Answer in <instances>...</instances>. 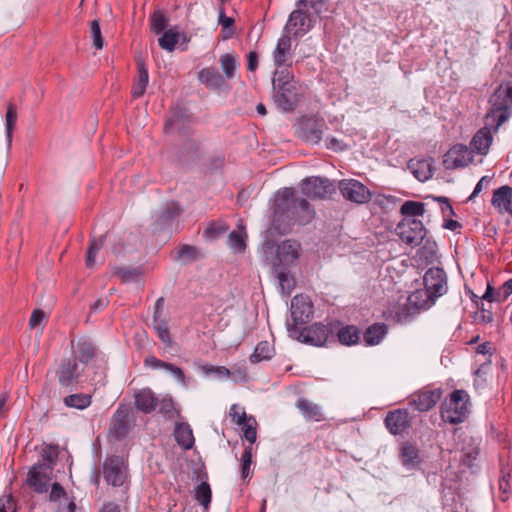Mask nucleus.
Listing matches in <instances>:
<instances>
[{
  "instance_id": "obj_8",
  "label": "nucleus",
  "mask_w": 512,
  "mask_h": 512,
  "mask_svg": "<svg viewBox=\"0 0 512 512\" xmlns=\"http://www.w3.org/2000/svg\"><path fill=\"white\" fill-rule=\"evenodd\" d=\"M326 130V122L315 116L303 117L298 123L299 137L310 144H318Z\"/></svg>"
},
{
  "instance_id": "obj_48",
  "label": "nucleus",
  "mask_w": 512,
  "mask_h": 512,
  "mask_svg": "<svg viewBox=\"0 0 512 512\" xmlns=\"http://www.w3.org/2000/svg\"><path fill=\"white\" fill-rule=\"evenodd\" d=\"M16 119H17L16 107L14 106V104L10 103L7 107V112H6V136H7L9 144L12 141V131H13Z\"/></svg>"
},
{
  "instance_id": "obj_50",
  "label": "nucleus",
  "mask_w": 512,
  "mask_h": 512,
  "mask_svg": "<svg viewBox=\"0 0 512 512\" xmlns=\"http://www.w3.org/2000/svg\"><path fill=\"white\" fill-rule=\"evenodd\" d=\"M252 463V446H248L244 449L241 456V476L246 479L250 475V467Z\"/></svg>"
},
{
  "instance_id": "obj_31",
  "label": "nucleus",
  "mask_w": 512,
  "mask_h": 512,
  "mask_svg": "<svg viewBox=\"0 0 512 512\" xmlns=\"http://www.w3.org/2000/svg\"><path fill=\"white\" fill-rule=\"evenodd\" d=\"M296 406L306 419L314 421H321L323 419L320 406L307 399H298Z\"/></svg>"
},
{
  "instance_id": "obj_62",
  "label": "nucleus",
  "mask_w": 512,
  "mask_h": 512,
  "mask_svg": "<svg viewBox=\"0 0 512 512\" xmlns=\"http://www.w3.org/2000/svg\"><path fill=\"white\" fill-rule=\"evenodd\" d=\"M42 458L44 461L43 464L50 465L52 470L56 458V452L51 447L44 448L42 452Z\"/></svg>"
},
{
  "instance_id": "obj_9",
  "label": "nucleus",
  "mask_w": 512,
  "mask_h": 512,
  "mask_svg": "<svg viewBox=\"0 0 512 512\" xmlns=\"http://www.w3.org/2000/svg\"><path fill=\"white\" fill-rule=\"evenodd\" d=\"M304 9V7L296 6V9L289 15L283 34L298 38L311 30L314 25L313 19Z\"/></svg>"
},
{
  "instance_id": "obj_4",
  "label": "nucleus",
  "mask_w": 512,
  "mask_h": 512,
  "mask_svg": "<svg viewBox=\"0 0 512 512\" xmlns=\"http://www.w3.org/2000/svg\"><path fill=\"white\" fill-rule=\"evenodd\" d=\"M301 246L295 240H284L276 245L273 241H265L263 253L272 266L290 267L300 256Z\"/></svg>"
},
{
  "instance_id": "obj_60",
  "label": "nucleus",
  "mask_w": 512,
  "mask_h": 512,
  "mask_svg": "<svg viewBox=\"0 0 512 512\" xmlns=\"http://www.w3.org/2000/svg\"><path fill=\"white\" fill-rule=\"evenodd\" d=\"M61 498H65L66 499V492H65V490L63 489V487L60 484L53 483L51 485V491H50V494H49V499L51 501H58Z\"/></svg>"
},
{
  "instance_id": "obj_40",
  "label": "nucleus",
  "mask_w": 512,
  "mask_h": 512,
  "mask_svg": "<svg viewBox=\"0 0 512 512\" xmlns=\"http://www.w3.org/2000/svg\"><path fill=\"white\" fill-rule=\"evenodd\" d=\"M402 215L406 217L422 216L425 213V205L422 202L417 201H406L400 208Z\"/></svg>"
},
{
  "instance_id": "obj_16",
  "label": "nucleus",
  "mask_w": 512,
  "mask_h": 512,
  "mask_svg": "<svg viewBox=\"0 0 512 512\" xmlns=\"http://www.w3.org/2000/svg\"><path fill=\"white\" fill-rule=\"evenodd\" d=\"M387 430L393 435H401L411 427V419L406 409L389 411L384 419Z\"/></svg>"
},
{
  "instance_id": "obj_57",
  "label": "nucleus",
  "mask_w": 512,
  "mask_h": 512,
  "mask_svg": "<svg viewBox=\"0 0 512 512\" xmlns=\"http://www.w3.org/2000/svg\"><path fill=\"white\" fill-rule=\"evenodd\" d=\"M202 369L205 373H213L220 379L229 378L235 374L234 372H231L228 368H226L224 366H208L207 365V366H203Z\"/></svg>"
},
{
  "instance_id": "obj_25",
  "label": "nucleus",
  "mask_w": 512,
  "mask_h": 512,
  "mask_svg": "<svg viewBox=\"0 0 512 512\" xmlns=\"http://www.w3.org/2000/svg\"><path fill=\"white\" fill-rule=\"evenodd\" d=\"M136 408L144 413L152 412L158 405V399L149 388H144L135 393Z\"/></svg>"
},
{
  "instance_id": "obj_14",
  "label": "nucleus",
  "mask_w": 512,
  "mask_h": 512,
  "mask_svg": "<svg viewBox=\"0 0 512 512\" xmlns=\"http://www.w3.org/2000/svg\"><path fill=\"white\" fill-rule=\"evenodd\" d=\"M51 466L35 464L27 475V484L37 493H46L51 482Z\"/></svg>"
},
{
  "instance_id": "obj_55",
  "label": "nucleus",
  "mask_w": 512,
  "mask_h": 512,
  "mask_svg": "<svg viewBox=\"0 0 512 512\" xmlns=\"http://www.w3.org/2000/svg\"><path fill=\"white\" fill-rule=\"evenodd\" d=\"M229 415L233 422L237 425H243V423H246L249 419L244 409L241 408L238 404H233L231 406Z\"/></svg>"
},
{
  "instance_id": "obj_54",
  "label": "nucleus",
  "mask_w": 512,
  "mask_h": 512,
  "mask_svg": "<svg viewBox=\"0 0 512 512\" xmlns=\"http://www.w3.org/2000/svg\"><path fill=\"white\" fill-rule=\"evenodd\" d=\"M90 33L93 40V45L96 49H102L104 40L102 38L100 24L98 20H93L90 23Z\"/></svg>"
},
{
  "instance_id": "obj_47",
  "label": "nucleus",
  "mask_w": 512,
  "mask_h": 512,
  "mask_svg": "<svg viewBox=\"0 0 512 512\" xmlns=\"http://www.w3.org/2000/svg\"><path fill=\"white\" fill-rule=\"evenodd\" d=\"M211 488L207 482H202L196 488V499L204 507H208L211 502Z\"/></svg>"
},
{
  "instance_id": "obj_17",
  "label": "nucleus",
  "mask_w": 512,
  "mask_h": 512,
  "mask_svg": "<svg viewBox=\"0 0 512 512\" xmlns=\"http://www.w3.org/2000/svg\"><path fill=\"white\" fill-rule=\"evenodd\" d=\"M441 396L442 391L440 389L422 390L410 396L409 406L420 412H426L438 403Z\"/></svg>"
},
{
  "instance_id": "obj_20",
  "label": "nucleus",
  "mask_w": 512,
  "mask_h": 512,
  "mask_svg": "<svg viewBox=\"0 0 512 512\" xmlns=\"http://www.w3.org/2000/svg\"><path fill=\"white\" fill-rule=\"evenodd\" d=\"M472 160L471 153L463 144L454 145L445 155L446 168H459L468 165Z\"/></svg>"
},
{
  "instance_id": "obj_12",
  "label": "nucleus",
  "mask_w": 512,
  "mask_h": 512,
  "mask_svg": "<svg viewBox=\"0 0 512 512\" xmlns=\"http://www.w3.org/2000/svg\"><path fill=\"white\" fill-rule=\"evenodd\" d=\"M300 186L302 193L311 199H323L334 192V186L328 179L317 176L303 179Z\"/></svg>"
},
{
  "instance_id": "obj_46",
  "label": "nucleus",
  "mask_w": 512,
  "mask_h": 512,
  "mask_svg": "<svg viewBox=\"0 0 512 512\" xmlns=\"http://www.w3.org/2000/svg\"><path fill=\"white\" fill-rule=\"evenodd\" d=\"M168 23L167 17L161 11H155L150 18L151 30L155 34L162 32Z\"/></svg>"
},
{
  "instance_id": "obj_49",
  "label": "nucleus",
  "mask_w": 512,
  "mask_h": 512,
  "mask_svg": "<svg viewBox=\"0 0 512 512\" xmlns=\"http://www.w3.org/2000/svg\"><path fill=\"white\" fill-rule=\"evenodd\" d=\"M256 425H257V423L253 416H249V419L247 420V422L243 423V425H241L243 427L245 439L250 442L249 446H251L256 441V438H257Z\"/></svg>"
},
{
  "instance_id": "obj_32",
  "label": "nucleus",
  "mask_w": 512,
  "mask_h": 512,
  "mask_svg": "<svg viewBox=\"0 0 512 512\" xmlns=\"http://www.w3.org/2000/svg\"><path fill=\"white\" fill-rule=\"evenodd\" d=\"M246 232L242 225L228 236V245L235 253H243L246 249Z\"/></svg>"
},
{
  "instance_id": "obj_61",
  "label": "nucleus",
  "mask_w": 512,
  "mask_h": 512,
  "mask_svg": "<svg viewBox=\"0 0 512 512\" xmlns=\"http://www.w3.org/2000/svg\"><path fill=\"white\" fill-rule=\"evenodd\" d=\"M165 370L170 372L177 379V381L180 382L182 385L186 384L184 372L180 367L175 366L171 363H168Z\"/></svg>"
},
{
  "instance_id": "obj_37",
  "label": "nucleus",
  "mask_w": 512,
  "mask_h": 512,
  "mask_svg": "<svg viewBox=\"0 0 512 512\" xmlns=\"http://www.w3.org/2000/svg\"><path fill=\"white\" fill-rule=\"evenodd\" d=\"M113 274L123 282H134L143 276L144 271L141 267H115Z\"/></svg>"
},
{
  "instance_id": "obj_53",
  "label": "nucleus",
  "mask_w": 512,
  "mask_h": 512,
  "mask_svg": "<svg viewBox=\"0 0 512 512\" xmlns=\"http://www.w3.org/2000/svg\"><path fill=\"white\" fill-rule=\"evenodd\" d=\"M176 258L183 261H193L197 258V249L191 245H181L177 250Z\"/></svg>"
},
{
  "instance_id": "obj_26",
  "label": "nucleus",
  "mask_w": 512,
  "mask_h": 512,
  "mask_svg": "<svg viewBox=\"0 0 512 512\" xmlns=\"http://www.w3.org/2000/svg\"><path fill=\"white\" fill-rule=\"evenodd\" d=\"M137 70L138 75L132 88V96L134 98L141 97L145 93L146 87L149 83L148 69L142 59L137 60Z\"/></svg>"
},
{
  "instance_id": "obj_1",
  "label": "nucleus",
  "mask_w": 512,
  "mask_h": 512,
  "mask_svg": "<svg viewBox=\"0 0 512 512\" xmlns=\"http://www.w3.org/2000/svg\"><path fill=\"white\" fill-rule=\"evenodd\" d=\"M315 216L314 209L304 198L295 197L292 188H283L277 191L274 199L272 222L274 227L282 234L290 231L295 224L306 225Z\"/></svg>"
},
{
  "instance_id": "obj_44",
  "label": "nucleus",
  "mask_w": 512,
  "mask_h": 512,
  "mask_svg": "<svg viewBox=\"0 0 512 512\" xmlns=\"http://www.w3.org/2000/svg\"><path fill=\"white\" fill-rule=\"evenodd\" d=\"M153 327L159 339L167 346L172 344L166 319L153 320Z\"/></svg>"
},
{
  "instance_id": "obj_11",
  "label": "nucleus",
  "mask_w": 512,
  "mask_h": 512,
  "mask_svg": "<svg viewBox=\"0 0 512 512\" xmlns=\"http://www.w3.org/2000/svg\"><path fill=\"white\" fill-rule=\"evenodd\" d=\"M102 474L105 481L114 486H122L127 478V467L122 457L110 456L103 463Z\"/></svg>"
},
{
  "instance_id": "obj_22",
  "label": "nucleus",
  "mask_w": 512,
  "mask_h": 512,
  "mask_svg": "<svg viewBox=\"0 0 512 512\" xmlns=\"http://www.w3.org/2000/svg\"><path fill=\"white\" fill-rule=\"evenodd\" d=\"M129 409L119 407L113 415L110 430L117 437H125L130 430Z\"/></svg>"
},
{
  "instance_id": "obj_27",
  "label": "nucleus",
  "mask_w": 512,
  "mask_h": 512,
  "mask_svg": "<svg viewBox=\"0 0 512 512\" xmlns=\"http://www.w3.org/2000/svg\"><path fill=\"white\" fill-rule=\"evenodd\" d=\"M399 457L405 467L413 468L420 462L419 450L411 442H404L400 447Z\"/></svg>"
},
{
  "instance_id": "obj_6",
  "label": "nucleus",
  "mask_w": 512,
  "mask_h": 512,
  "mask_svg": "<svg viewBox=\"0 0 512 512\" xmlns=\"http://www.w3.org/2000/svg\"><path fill=\"white\" fill-rule=\"evenodd\" d=\"M330 333L331 330L321 323H314L310 327H306L302 330H300L299 327L289 326V335L292 338L314 346H323Z\"/></svg>"
},
{
  "instance_id": "obj_19",
  "label": "nucleus",
  "mask_w": 512,
  "mask_h": 512,
  "mask_svg": "<svg viewBox=\"0 0 512 512\" xmlns=\"http://www.w3.org/2000/svg\"><path fill=\"white\" fill-rule=\"evenodd\" d=\"M272 59L275 67L292 66L293 53L291 36L282 34L272 53Z\"/></svg>"
},
{
  "instance_id": "obj_5",
  "label": "nucleus",
  "mask_w": 512,
  "mask_h": 512,
  "mask_svg": "<svg viewBox=\"0 0 512 512\" xmlns=\"http://www.w3.org/2000/svg\"><path fill=\"white\" fill-rule=\"evenodd\" d=\"M469 395L464 390L453 391L441 405V418L450 424L462 423L469 414Z\"/></svg>"
},
{
  "instance_id": "obj_29",
  "label": "nucleus",
  "mask_w": 512,
  "mask_h": 512,
  "mask_svg": "<svg viewBox=\"0 0 512 512\" xmlns=\"http://www.w3.org/2000/svg\"><path fill=\"white\" fill-rule=\"evenodd\" d=\"M492 142V136L490 131L485 129L479 130L471 140V148L476 151L478 154L485 155Z\"/></svg>"
},
{
  "instance_id": "obj_30",
  "label": "nucleus",
  "mask_w": 512,
  "mask_h": 512,
  "mask_svg": "<svg viewBox=\"0 0 512 512\" xmlns=\"http://www.w3.org/2000/svg\"><path fill=\"white\" fill-rule=\"evenodd\" d=\"M409 168L415 178L421 182H424L433 176V170L429 160H411Z\"/></svg>"
},
{
  "instance_id": "obj_45",
  "label": "nucleus",
  "mask_w": 512,
  "mask_h": 512,
  "mask_svg": "<svg viewBox=\"0 0 512 512\" xmlns=\"http://www.w3.org/2000/svg\"><path fill=\"white\" fill-rule=\"evenodd\" d=\"M103 243H104V236H101L98 239L91 240L90 247L88 249L87 257H86V266L88 268H92L94 266L97 252L102 247Z\"/></svg>"
},
{
  "instance_id": "obj_58",
  "label": "nucleus",
  "mask_w": 512,
  "mask_h": 512,
  "mask_svg": "<svg viewBox=\"0 0 512 512\" xmlns=\"http://www.w3.org/2000/svg\"><path fill=\"white\" fill-rule=\"evenodd\" d=\"M512 294V279H509L496 291L497 302H503Z\"/></svg>"
},
{
  "instance_id": "obj_28",
  "label": "nucleus",
  "mask_w": 512,
  "mask_h": 512,
  "mask_svg": "<svg viewBox=\"0 0 512 512\" xmlns=\"http://www.w3.org/2000/svg\"><path fill=\"white\" fill-rule=\"evenodd\" d=\"M387 326L384 323H375L368 327L363 334V340L368 346L379 344L387 334Z\"/></svg>"
},
{
  "instance_id": "obj_59",
  "label": "nucleus",
  "mask_w": 512,
  "mask_h": 512,
  "mask_svg": "<svg viewBox=\"0 0 512 512\" xmlns=\"http://www.w3.org/2000/svg\"><path fill=\"white\" fill-rule=\"evenodd\" d=\"M0 512H16V504L12 496L0 498Z\"/></svg>"
},
{
  "instance_id": "obj_35",
  "label": "nucleus",
  "mask_w": 512,
  "mask_h": 512,
  "mask_svg": "<svg viewBox=\"0 0 512 512\" xmlns=\"http://www.w3.org/2000/svg\"><path fill=\"white\" fill-rule=\"evenodd\" d=\"M64 404L69 408L83 410L91 405L92 395L87 393H76L66 396Z\"/></svg>"
},
{
  "instance_id": "obj_63",
  "label": "nucleus",
  "mask_w": 512,
  "mask_h": 512,
  "mask_svg": "<svg viewBox=\"0 0 512 512\" xmlns=\"http://www.w3.org/2000/svg\"><path fill=\"white\" fill-rule=\"evenodd\" d=\"M45 318V314L42 310H35L29 320V325L32 329L37 328L41 325Z\"/></svg>"
},
{
  "instance_id": "obj_64",
  "label": "nucleus",
  "mask_w": 512,
  "mask_h": 512,
  "mask_svg": "<svg viewBox=\"0 0 512 512\" xmlns=\"http://www.w3.org/2000/svg\"><path fill=\"white\" fill-rule=\"evenodd\" d=\"M326 147L333 151H342L346 149V145L335 137L326 138Z\"/></svg>"
},
{
  "instance_id": "obj_10",
  "label": "nucleus",
  "mask_w": 512,
  "mask_h": 512,
  "mask_svg": "<svg viewBox=\"0 0 512 512\" xmlns=\"http://www.w3.org/2000/svg\"><path fill=\"white\" fill-rule=\"evenodd\" d=\"M338 189L347 201L364 204L371 200L370 190L356 179H342L338 182Z\"/></svg>"
},
{
  "instance_id": "obj_56",
  "label": "nucleus",
  "mask_w": 512,
  "mask_h": 512,
  "mask_svg": "<svg viewBox=\"0 0 512 512\" xmlns=\"http://www.w3.org/2000/svg\"><path fill=\"white\" fill-rule=\"evenodd\" d=\"M228 230V226L223 222H213L205 230V236L216 238L224 234Z\"/></svg>"
},
{
  "instance_id": "obj_18",
  "label": "nucleus",
  "mask_w": 512,
  "mask_h": 512,
  "mask_svg": "<svg viewBox=\"0 0 512 512\" xmlns=\"http://www.w3.org/2000/svg\"><path fill=\"white\" fill-rule=\"evenodd\" d=\"M273 99L278 108L283 111H292L299 101L296 85L273 88Z\"/></svg>"
},
{
  "instance_id": "obj_23",
  "label": "nucleus",
  "mask_w": 512,
  "mask_h": 512,
  "mask_svg": "<svg viewBox=\"0 0 512 512\" xmlns=\"http://www.w3.org/2000/svg\"><path fill=\"white\" fill-rule=\"evenodd\" d=\"M198 79L203 85L212 90H223L226 88L224 77L214 67H206L200 70Z\"/></svg>"
},
{
  "instance_id": "obj_51",
  "label": "nucleus",
  "mask_w": 512,
  "mask_h": 512,
  "mask_svg": "<svg viewBox=\"0 0 512 512\" xmlns=\"http://www.w3.org/2000/svg\"><path fill=\"white\" fill-rule=\"evenodd\" d=\"M479 454L478 448L468 446L461 451V462L467 467H472Z\"/></svg>"
},
{
  "instance_id": "obj_36",
  "label": "nucleus",
  "mask_w": 512,
  "mask_h": 512,
  "mask_svg": "<svg viewBox=\"0 0 512 512\" xmlns=\"http://www.w3.org/2000/svg\"><path fill=\"white\" fill-rule=\"evenodd\" d=\"M273 269L276 273L282 292L289 295L294 288V279L290 275L288 267L273 266Z\"/></svg>"
},
{
  "instance_id": "obj_7",
  "label": "nucleus",
  "mask_w": 512,
  "mask_h": 512,
  "mask_svg": "<svg viewBox=\"0 0 512 512\" xmlns=\"http://www.w3.org/2000/svg\"><path fill=\"white\" fill-rule=\"evenodd\" d=\"M402 242L410 246H418L426 236V229L420 220L404 218L395 229Z\"/></svg>"
},
{
  "instance_id": "obj_2",
  "label": "nucleus",
  "mask_w": 512,
  "mask_h": 512,
  "mask_svg": "<svg viewBox=\"0 0 512 512\" xmlns=\"http://www.w3.org/2000/svg\"><path fill=\"white\" fill-rule=\"evenodd\" d=\"M423 282L425 289L415 291L408 297V301L419 309H428L438 297L446 293V274L442 268H429L423 277Z\"/></svg>"
},
{
  "instance_id": "obj_24",
  "label": "nucleus",
  "mask_w": 512,
  "mask_h": 512,
  "mask_svg": "<svg viewBox=\"0 0 512 512\" xmlns=\"http://www.w3.org/2000/svg\"><path fill=\"white\" fill-rule=\"evenodd\" d=\"M73 347V358L79 364L86 365L89 361H91L96 356V347L95 345L86 339H80Z\"/></svg>"
},
{
  "instance_id": "obj_13",
  "label": "nucleus",
  "mask_w": 512,
  "mask_h": 512,
  "mask_svg": "<svg viewBox=\"0 0 512 512\" xmlns=\"http://www.w3.org/2000/svg\"><path fill=\"white\" fill-rule=\"evenodd\" d=\"M313 316V304L308 296L296 295L291 301L292 323H287V327L306 324Z\"/></svg>"
},
{
  "instance_id": "obj_39",
  "label": "nucleus",
  "mask_w": 512,
  "mask_h": 512,
  "mask_svg": "<svg viewBox=\"0 0 512 512\" xmlns=\"http://www.w3.org/2000/svg\"><path fill=\"white\" fill-rule=\"evenodd\" d=\"M338 340L343 345L356 344L359 340V331L355 326H345L339 330Z\"/></svg>"
},
{
  "instance_id": "obj_3",
  "label": "nucleus",
  "mask_w": 512,
  "mask_h": 512,
  "mask_svg": "<svg viewBox=\"0 0 512 512\" xmlns=\"http://www.w3.org/2000/svg\"><path fill=\"white\" fill-rule=\"evenodd\" d=\"M491 108L485 116L486 128L495 132L512 115V84L500 85L490 99Z\"/></svg>"
},
{
  "instance_id": "obj_41",
  "label": "nucleus",
  "mask_w": 512,
  "mask_h": 512,
  "mask_svg": "<svg viewBox=\"0 0 512 512\" xmlns=\"http://www.w3.org/2000/svg\"><path fill=\"white\" fill-rule=\"evenodd\" d=\"M221 68L225 74V77L227 79L234 78L236 74V59L235 57L230 53H225L220 56L219 59Z\"/></svg>"
},
{
  "instance_id": "obj_42",
  "label": "nucleus",
  "mask_w": 512,
  "mask_h": 512,
  "mask_svg": "<svg viewBox=\"0 0 512 512\" xmlns=\"http://www.w3.org/2000/svg\"><path fill=\"white\" fill-rule=\"evenodd\" d=\"M179 41V34L172 29H169L163 33V35L158 39L159 46L167 51H173L176 47V44Z\"/></svg>"
},
{
  "instance_id": "obj_52",
  "label": "nucleus",
  "mask_w": 512,
  "mask_h": 512,
  "mask_svg": "<svg viewBox=\"0 0 512 512\" xmlns=\"http://www.w3.org/2000/svg\"><path fill=\"white\" fill-rule=\"evenodd\" d=\"M326 0H298L296 6L309 7L316 15H321L325 10Z\"/></svg>"
},
{
  "instance_id": "obj_38",
  "label": "nucleus",
  "mask_w": 512,
  "mask_h": 512,
  "mask_svg": "<svg viewBox=\"0 0 512 512\" xmlns=\"http://www.w3.org/2000/svg\"><path fill=\"white\" fill-rule=\"evenodd\" d=\"M273 355V348L267 341H262L257 344L253 354L250 356L252 363H259L263 360H269Z\"/></svg>"
},
{
  "instance_id": "obj_15",
  "label": "nucleus",
  "mask_w": 512,
  "mask_h": 512,
  "mask_svg": "<svg viewBox=\"0 0 512 512\" xmlns=\"http://www.w3.org/2000/svg\"><path fill=\"white\" fill-rule=\"evenodd\" d=\"M83 368L72 358L63 359L56 371L57 379L61 386L69 387L78 383Z\"/></svg>"
},
{
  "instance_id": "obj_34",
  "label": "nucleus",
  "mask_w": 512,
  "mask_h": 512,
  "mask_svg": "<svg viewBox=\"0 0 512 512\" xmlns=\"http://www.w3.org/2000/svg\"><path fill=\"white\" fill-rule=\"evenodd\" d=\"M291 67L292 66L275 67L274 77L272 79L273 88L296 85L293 81L294 76L290 71Z\"/></svg>"
},
{
  "instance_id": "obj_33",
  "label": "nucleus",
  "mask_w": 512,
  "mask_h": 512,
  "mask_svg": "<svg viewBox=\"0 0 512 512\" xmlns=\"http://www.w3.org/2000/svg\"><path fill=\"white\" fill-rule=\"evenodd\" d=\"M174 433L176 441L181 447L186 450L192 448L194 444V436L192 429L188 424L181 423L176 425Z\"/></svg>"
},
{
  "instance_id": "obj_21",
  "label": "nucleus",
  "mask_w": 512,
  "mask_h": 512,
  "mask_svg": "<svg viewBox=\"0 0 512 512\" xmlns=\"http://www.w3.org/2000/svg\"><path fill=\"white\" fill-rule=\"evenodd\" d=\"M491 204L500 214L507 213L512 217V187L503 185L495 189Z\"/></svg>"
},
{
  "instance_id": "obj_43",
  "label": "nucleus",
  "mask_w": 512,
  "mask_h": 512,
  "mask_svg": "<svg viewBox=\"0 0 512 512\" xmlns=\"http://www.w3.org/2000/svg\"><path fill=\"white\" fill-rule=\"evenodd\" d=\"M159 412L169 420H174L179 416V411L171 398H163L158 402Z\"/></svg>"
}]
</instances>
